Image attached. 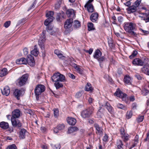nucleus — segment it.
<instances>
[{"label":"nucleus","mask_w":149,"mask_h":149,"mask_svg":"<svg viewBox=\"0 0 149 149\" xmlns=\"http://www.w3.org/2000/svg\"><path fill=\"white\" fill-rule=\"evenodd\" d=\"M136 24L132 22H125L124 24V28L126 32L131 33L132 36H135L136 33L134 31L136 30Z\"/></svg>","instance_id":"nucleus-1"},{"label":"nucleus","mask_w":149,"mask_h":149,"mask_svg":"<svg viewBox=\"0 0 149 149\" xmlns=\"http://www.w3.org/2000/svg\"><path fill=\"white\" fill-rule=\"evenodd\" d=\"M73 22V19L70 18L67 19L65 22L64 27L65 30L64 31V34L67 35L69 34L73 30L72 26V23Z\"/></svg>","instance_id":"nucleus-2"},{"label":"nucleus","mask_w":149,"mask_h":149,"mask_svg":"<svg viewBox=\"0 0 149 149\" xmlns=\"http://www.w3.org/2000/svg\"><path fill=\"white\" fill-rule=\"evenodd\" d=\"M45 87L43 85L38 84L34 89V93L37 100H39V96L45 91Z\"/></svg>","instance_id":"nucleus-3"},{"label":"nucleus","mask_w":149,"mask_h":149,"mask_svg":"<svg viewBox=\"0 0 149 149\" xmlns=\"http://www.w3.org/2000/svg\"><path fill=\"white\" fill-rule=\"evenodd\" d=\"M29 76V74H27L22 75V77L17 80L16 81V84L20 86L24 85L27 81Z\"/></svg>","instance_id":"nucleus-4"},{"label":"nucleus","mask_w":149,"mask_h":149,"mask_svg":"<svg viewBox=\"0 0 149 149\" xmlns=\"http://www.w3.org/2000/svg\"><path fill=\"white\" fill-rule=\"evenodd\" d=\"M93 110V109L92 108L85 109L81 112V115L83 118H88L91 115Z\"/></svg>","instance_id":"nucleus-5"},{"label":"nucleus","mask_w":149,"mask_h":149,"mask_svg":"<svg viewBox=\"0 0 149 149\" xmlns=\"http://www.w3.org/2000/svg\"><path fill=\"white\" fill-rule=\"evenodd\" d=\"M12 125L14 127L19 128L22 126V123L17 118H11Z\"/></svg>","instance_id":"nucleus-6"},{"label":"nucleus","mask_w":149,"mask_h":149,"mask_svg":"<svg viewBox=\"0 0 149 149\" xmlns=\"http://www.w3.org/2000/svg\"><path fill=\"white\" fill-rule=\"evenodd\" d=\"M132 63L134 65L143 66L144 62L140 58H136L132 61Z\"/></svg>","instance_id":"nucleus-7"},{"label":"nucleus","mask_w":149,"mask_h":149,"mask_svg":"<svg viewBox=\"0 0 149 149\" xmlns=\"http://www.w3.org/2000/svg\"><path fill=\"white\" fill-rule=\"evenodd\" d=\"M28 64L31 66H33L35 65V61L33 57L31 55L28 56V58L26 59Z\"/></svg>","instance_id":"nucleus-8"},{"label":"nucleus","mask_w":149,"mask_h":149,"mask_svg":"<svg viewBox=\"0 0 149 149\" xmlns=\"http://www.w3.org/2000/svg\"><path fill=\"white\" fill-rule=\"evenodd\" d=\"M94 127L96 130V133L100 136H102L103 134V129L97 123L94 124Z\"/></svg>","instance_id":"nucleus-9"},{"label":"nucleus","mask_w":149,"mask_h":149,"mask_svg":"<svg viewBox=\"0 0 149 149\" xmlns=\"http://www.w3.org/2000/svg\"><path fill=\"white\" fill-rule=\"evenodd\" d=\"M20 111L19 109H15L12 112L11 118H18L20 117Z\"/></svg>","instance_id":"nucleus-10"},{"label":"nucleus","mask_w":149,"mask_h":149,"mask_svg":"<svg viewBox=\"0 0 149 149\" xmlns=\"http://www.w3.org/2000/svg\"><path fill=\"white\" fill-rule=\"evenodd\" d=\"M99 17V14L97 12L92 13L90 16V19L93 22H96Z\"/></svg>","instance_id":"nucleus-11"},{"label":"nucleus","mask_w":149,"mask_h":149,"mask_svg":"<svg viewBox=\"0 0 149 149\" xmlns=\"http://www.w3.org/2000/svg\"><path fill=\"white\" fill-rule=\"evenodd\" d=\"M28 133L26 130L24 128L22 129L19 132V137L20 139L25 138L26 134Z\"/></svg>","instance_id":"nucleus-12"},{"label":"nucleus","mask_w":149,"mask_h":149,"mask_svg":"<svg viewBox=\"0 0 149 149\" xmlns=\"http://www.w3.org/2000/svg\"><path fill=\"white\" fill-rule=\"evenodd\" d=\"M66 14L67 16L68 17H70V18L73 19L75 17L74 10L72 9L68 10L66 11Z\"/></svg>","instance_id":"nucleus-13"},{"label":"nucleus","mask_w":149,"mask_h":149,"mask_svg":"<svg viewBox=\"0 0 149 149\" xmlns=\"http://www.w3.org/2000/svg\"><path fill=\"white\" fill-rule=\"evenodd\" d=\"M22 94V90L18 89H15L13 93L15 97L18 100H19L20 99L19 97L21 96Z\"/></svg>","instance_id":"nucleus-14"},{"label":"nucleus","mask_w":149,"mask_h":149,"mask_svg":"<svg viewBox=\"0 0 149 149\" xmlns=\"http://www.w3.org/2000/svg\"><path fill=\"white\" fill-rule=\"evenodd\" d=\"M136 6L132 5L127 8V10L128 13H131L135 12L136 10Z\"/></svg>","instance_id":"nucleus-15"},{"label":"nucleus","mask_w":149,"mask_h":149,"mask_svg":"<svg viewBox=\"0 0 149 149\" xmlns=\"http://www.w3.org/2000/svg\"><path fill=\"white\" fill-rule=\"evenodd\" d=\"M102 55V53L100 50L97 49L95 51L93 55V57L95 59H97L99 58Z\"/></svg>","instance_id":"nucleus-16"},{"label":"nucleus","mask_w":149,"mask_h":149,"mask_svg":"<svg viewBox=\"0 0 149 149\" xmlns=\"http://www.w3.org/2000/svg\"><path fill=\"white\" fill-rule=\"evenodd\" d=\"M27 63L26 59L24 58L17 59L16 61V63L17 64H26Z\"/></svg>","instance_id":"nucleus-17"},{"label":"nucleus","mask_w":149,"mask_h":149,"mask_svg":"<svg viewBox=\"0 0 149 149\" xmlns=\"http://www.w3.org/2000/svg\"><path fill=\"white\" fill-rule=\"evenodd\" d=\"M84 7L87 8V11L88 13H92L94 11V7L92 4H85Z\"/></svg>","instance_id":"nucleus-18"},{"label":"nucleus","mask_w":149,"mask_h":149,"mask_svg":"<svg viewBox=\"0 0 149 149\" xmlns=\"http://www.w3.org/2000/svg\"><path fill=\"white\" fill-rule=\"evenodd\" d=\"M105 107L109 112L113 114L114 113L113 109L109 103L107 102L106 103Z\"/></svg>","instance_id":"nucleus-19"},{"label":"nucleus","mask_w":149,"mask_h":149,"mask_svg":"<svg viewBox=\"0 0 149 149\" xmlns=\"http://www.w3.org/2000/svg\"><path fill=\"white\" fill-rule=\"evenodd\" d=\"M1 92L3 95L6 96L8 95L10 93L9 87L8 86H5Z\"/></svg>","instance_id":"nucleus-20"},{"label":"nucleus","mask_w":149,"mask_h":149,"mask_svg":"<svg viewBox=\"0 0 149 149\" xmlns=\"http://www.w3.org/2000/svg\"><path fill=\"white\" fill-rule=\"evenodd\" d=\"M141 70L142 73L146 74L149 70V65L148 64L143 65Z\"/></svg>","instance_id":"nucleus-21"},{"label":"nucleus","mask_w":149,"mask_h":149,"mask_svg":"<svg viewBox=\"0 0 149 149\" xmlns=\"http://www.w3.org/2000/svg\"><path fill=\"white\" fill-rule=\"evenodd\" d=\"M0 127L3 130H6L9 128L8 123L2 121L0 123Z\"/></svg>","instance_id":"nucleus-22"},{"label":"nucleus","mask_w":149,"mask_h":149,"mask_svg":"<svg viewBox=\"0 0 149 149\" xmlns=\"http://www.w3.org/2000/svg\"><path fill=\"white\" fill-rule=\"evenodd\" d=\"M67 121L69 124L71 125H74L76 123V120L74 118L68 117L67 120Z\"/></svg>","instance_id":"nucleus-23"},{"label":"nucleus","mask_w":149,"mask_h":149,"mask_svg":"<svg viewBox=\"0 0 149 149\" xmlns=\"http://www.w3.org/2000/svg\"><path fill=\"white\" fill-rule=\"evenodd\" d=\"M79 130L78 128L76 127H69L68 128V132L69 134L73 133Z\"/></svg>","instance_id":"nucleus-24"},{"label":"nucleus","mask_w":149,"mask_h":149,"mask_svg":"<svg viewBox=\"0 0 149 149\" xmlns=\"http://www.w3.org/2000/svg\"><path fill=\"white\" fill-rule=\"evenodd\" d=\"M124 93H123L122 91L119 89L118 88L116 92L114 93V95L116 96L117 97L120 98L123 96Z\"/></svg>","instance_id":"nucleus-25"},{"label":"nucleus","mask_w":149,"mask_h":149,"mask_svg":"<svg viewBox=\"0 0 149 149\" xmlns=\"http://www.w3.org/2000/svg\"><path fill=\"white\" fill-rule=\"evenodd\" d=\"M116 144L118 149H123L124 145L122 141L120 140H117Z\"/></svg>","instance_id":"nucleus-26"},{"label":"nucleus","mask_w":149,"mask_h":149,"mask_svg":"<svg viewBox=\"0 0 149 149\" xmlns=\"http://www.w3.org/2000/svg\"><path fill=\"white\" fill-rule=\"evenodd\" d=\"M58 74L59 72H57L54 74L53 76L51 77L52 80L53 82H56L59 81V78L58 77Z\"/></svg>","instance_id":"nucleus-27"},{"label":"nucleus","mask_w":149,"mask_h":149,"mask_svg":"<svg viewBox=\"0 0 149 149\" xmlns=\"http://www.w3.org/2000/svg\"><path fill=\"white\" fill-rule=\"evenodd\" d=\"M48 18L44 22V24L45 26L48 25L51 22H52L54 17L53 16H51L48 17Z\"/></svg>","instance_id":"nucleus-28"},{"label":"nucleus","mask_w":149,"mask_h":149,"mask_svg":"<svg viewBox=\"0 0 149 149\" xmlns=\"http://www.w3.org/2000/svg\"><path fill=\"white\" fill-rule=\"evenodd\" d=\"M8 73V70L6 68H3L0 70V77H3Z\"/></svg>","instance_id":"nucleus-29"},{"label":"nucleus","mask_w":149,"mask_h":149,"mask_svg":"<svg viewBox=\"0 0 149 149\" xmlns=\"http://www.w3.org/2000/svg\"><path fill=\"white\" fill-rule=\"evenodd\" d=\"M34 49L31 51V54L35 56H36L38 55L39 52L37 49L36 45H35L34 47Z\"/></svg>","instance_id":"nucleus-30"},{"label":"nucleus","mask_w":149,"mask_h":149,"mask_svg":"<svg viewBox=\"0 0 149 149\" xmlns=\"http://www.w3.org/2000/svg\"><path fill=\"white\" fill-rule=\"evenodd\" d=\"M122 137L123 139V141L126 143L127 141L129 140L130 136L128 134L124 133L123 135L122 136Z\"/></svg>","instance_id":"nucleus-31"},{"label":"nucleus","mask_w":149,"mask_h":149,"mask_svg":"<svg viewBox=\"0 0 149 149\" xmlns=\"http://www.w3.org/2000/svg\"><path fill=\"white\" fill-rule=\"evenodd\" d=\"M61 17L63 18H64V13L63 11H62L61 13H59L57 14L56 17L57 20L58 21L60 22Z\"/></svg>","instance_id":"nucleus-32"},{"label":"nucleus","mask_w":149,"mask_h":149,"mask_svg":"<svg viewBox=\"0 0 149 149\" xmlns=\"http://www.w3.org/2000/svg\"><path fill=\"white\" fill-rule=\"evenodd\" d=\"M45 38L40 37L38 41V43L39 45L40 46L41 48H42L43 47V43L45 41Z\"/></svg>","instance_id":"nucleus-33"},{"label":"nucleus","mask_w":149,"mask_h":149,"mask_svg":"<svg viewBox=\"0 0 149 149\" xmlns=\"http://www.w3.org/2000/svg\"><path fill=\"white\" fill-rule=\"evenodd\" d=\"M54 86L57 89L59 88H62L63 86V85L62 83L60 82L59 81L55 82Z\"/></svg>","instance_id":"nucleus-34"},{"label":"nucleus","mask_w":149,"mask_h":149,"mask_svg":"<svg viewBox=\"0 0 149 149\" xmlns=\"http://www.w3.org/2000/svg\"><path fill=\"white\" fill-rule=\"evenodd\" d=\"M88 29L89 31L94 30L95 28L94 27L93 24L91 22H88Z\"/></svg>","instance_id":"nucleus-35"},{"label":"nucleus","mask_w":149,"mask_h":149,"mask_svg":"<svg viewBox=\"0 0 149 149\" xmlns=\"http://www.w3.org/2000/svg\"><path fill=\"white\" fill-rule=\"evenodd\" d=\"M58 75L59 78V81L63 82L65 81V77L64 75L61 74L59 72V74Z\"/></svg>","instance_id":"nucleus-36"},{"label":"nucleus","mask_w":149,"mask_h":149,"mask_svg":"<svg viewBox=\"0 0 149 149\" xmlns=\"http://www.w3.org/2000/svg\"><path fill=\"white\" fill-rule=\"evenodd\" d=\"M130 78L128 75L125 76L124 81V82L126 84H130Z\"/></svg>","instance_id":"nucleus-37"},{"label":"nucleus","mask_w":149,"mask_h":149,"mask_svg":"<svg viewBox=\"0 0 149 149\" xmlns=\"http://www.w3.org/2000/svg\"><path fill=\"white\" fill-rule=\"evenodd\" d=\"M81 26L80 22L78 20H75L73 26L75 29H77L79 27Z\"/></svg>","instance_id":"nucleus-38"},{"label":"nucleus","mask_w":149,"mask_h":149,"mask_svg":"<svg viewBox=\"0 0 149 149\" xmlns=\"http://www.w3.org/2000/svg\"><path fill=\"white\" fill-rule=\"evenodd\" d=\"M93 88L92 87L91 84L89 83L87 84L85 87V90L87 91H92Z\"/></svg>","instance_id":"nucleus-39"},{"label":"nucleus","mask_w":149,"mask_h":149,"mask_svg":"<svg viewBox=\"0 0 149 149\" xmlns=\"http://www.w3.org/2000/svg\"><path fill=\"white\" fill-rule=\"evenodd\" d=\"M138 137L139 136L138 135H136V139H134L133 144L131 146L130 149H131L132 148H134L136 145V144L138 143Z\"/></svg>","instance_id":"nucleus-40"},{"label":"nucleus","mask_w":149,"mask_h":149,"mask_svg":"<svg viewBox=\"0 0 149 149\" xmlns=\"http://www.w3.org/2000/svg\"><path fill=\"white\" fill-rule=\"evenodd\" d=\"M141 93L143 96H146L149 93V91L146 88H144L141 90Z\"/></svg>","instance_id":"nucleus-41"},{"label":"nucleus","mask_w":149,"mask_h":149,"mask_svg":"<svg viewBox=\"0 0 149 149\" xmlns=\"http://www.w3.org/2000/svg\"><path fill=\"white\" fill-rule=\"evenodd\" d=\"M138 54V52L137 51L134 50L132 52V54L129 56V58L130 59H132L134 57H135Z\"/></svg>","instance_id":"nucleus-42"},{"label":"nucleus","mask_w":149,"mask_h":149,"mask_svg":"<svg viewBox=\"0 0 149 149\" xmlns=\"http://www.w3.org/2000/svg\"><path fill=\"white\" fill-rule=\"evenodd\" d=\"M83 93V92L82 91H80L76 93L75 97L77 98H79L82 96Z\"/></svg>","instance_id":"nucleus-43"},{"label":"nucleus","mask_w":149,"mask_h":149,"mask_svg":"<svg viewBox=\"0 0 149 149\" xmlns=\"http://www.w3.org/2000/svg\"><path fill=\"white\" fill-rule=\"evenodd\" d=\"M132 113L131 111L129 112L127 111L126 114V118L127 119L130 118L132 116Z\"/></svg>","instance_id":"nucleus-44"},{"label":"nucleus","mask_w":149,"mask_h":149,"mask_svg":"<svg viewBox=\"0 0 149 149\" xmlns=\"http://www.w3.org/2000/svg\"><path fill=\"white\" fill-rule=\"evenodd\" d=\"M106 58L104 56H101L99 58L97 59L98 61L100 63V64L103 62L104 61Z\"/></svg>","instance_id":"nucleus-45"},{"label":"nucleus","mask_w":149,"mask_h":149,"mask_svg":"<svg viewBox=\"0 0 149 149\" xmlns=\"http://www.w3.org/2000/svg\"><path fill=\"white\" fill-rule=\"evenodd\" d=\"M6 149H17V148L15 144H13L9 146Z\"/></svg>","instance_id":"nucleus-46"},{"label":"nucleus","mask_w":149,"mask_h":149,"mask_svg":"<svg viewBox=\"0 0 149 149\" xmlns=\"http://www.w3.org/2000/svg\"><path fill=\"white\" fill-rule=\"evenodd\" d=\"M144 119L143 116H139L136 119L138 123H140L142 122Z\"/></svg>","instance_id":"nucleus-47"},{"label":"nucleus","mask_w":149,"mask_h":149,"mask_svg":"<svg viewBox=\"0 0 149 149\" xmlns=\"http://www.w3.org/2000/svg\"><path fill=\"white\" fill-rule=\"evenodd\" d=\"M51 146L54 149H60L61 146L59 144L54 145L51 144Z\"/></svg>","instance_id":"nucleus-48"},{"label":"nucleus","mask_w":149,"mask_h":149,"mask_svg":"<svg viewBox=\"0 0 149 149\" xmlns=\"http://www.w3.org/2000/svg\"><path fill=\"white\" fill-rule=\"evenodd\" d=\"M57 127L58 130H61L64 129L65 126L64 124H62L58 125Z\"/></svg>","instance_id":"nucleus-49"},{"label":"nucleus","mask_w":149,"mask_h":149,"mask_svg":"<svg viewBox=\"0 0 149 149\" xmlns=\"http://www.w3.org/2000/svg\"><path fill=\"white\" fill-rule=\"evenodd\" d=\"M54 14L53 12L52 11H49L46 13V17H48L51 16H53Z\"/></svg>","instance_id":"nucleus-50"},{"label":"nucleus","mask_w":149,"mask_h":149,"mask_svg":"<svg viewBox=\"0 0 149 149\" xmlns=\"http://www.w3.org/2000/svg\"><path fill=\"white\" fill-rule=\"evenodd\" d=\"M54 116L55 117H57L59 115V111L58 109H54Z\"/></svg>","instance_id":"nucleus-51"},{"label":"nucleus","mask_w":149,"mask_h":149,"mask_svg":"<svg viewBox=\"0 0 149 149\" xmlns=\"http://www.w3.org/2000/svg\"><path fill=\"white\" fill-rule=\"evenodd\" d=\"M25 20H26L24 19H22L19 20L17 22V26H19V25L21 24H23L25 22Z\"/></svg>","instance_id":"nucleus-52"},{"label":"nucleus","mask_w":149,"mask_h":149,"mask_svg":"<svg viewBox=\"0 0 149 149\" xmlns=\"http://www.w3.org/2000/svg\"><path fill=\"white\" fill-rule=\"evenodd\" d=\"M141 0H137L134 3V6H136V7H138L140 4Z\"/></svg>","instance_id":"nucleus-53"},{"label":"nucleus","mask_w":149,"mask_h":149,"mask_svg":"<svg viewBox=\"0 0 149 149\" xmlns=\"http://www.w3.org/2000/svg\"><path fill=\"white\" fill-rule=\"evenodd\" d=\"M11 22L10 21L6 22L4 24V26L6 28H8Z\"/></svg>","instance_id":"nucleus-54"},{"label":"nucleus","mask_w":149,"mask_h":149,"mask_svg":"<svg viewBox=\"0 0 149 149\" xmlns=\"http://www.w3.org/2000/svg\"><path fill=\"white\" fill-rule=\"evenodd\" d=\"M127 95L125 94H124L123 96H122L120 98L122 99V100L124 101H126L127 100Z\"/></svg>","instance_id":"nucleus-55"},{"label":"nucleus","mask_w":149,"mask_h":149,"mask_svg":"<svg viewBox=\"0 0 149 149\" xmlns=\"http://www.w3.org/2000/svg\"><path fill=\"white\" fill-rule=\"evenodd\" d=\"M108 136L106 134H105V135L103 136V141L104 142H107L108 141Z\"/></svg>","instance_id":"nucleus-56"},{"label":"nucleus","mask_w":149,"mask_h":149,"mask_svg":"<svg viewBox=\"0 0 149 149\" xmlns=\"http://www.w3.org/2000/svg\"><path fill=\"white\" fill-rule=\"evenodd\" d=\"M117 107L118 108L121 109H124V108L125 107L123 104L120 103H118L117 104Z\"/></svg>","instance_id":"nucleus-57"},{"label":"nucleus","mask_w":149,"mask_h":149,"mask_svg":"<svg viewBox=\"0 0 149 149\" xmlns=\"http://www.w3.org/2000/svg\"><path fill=\"white\" fill-rule=\"evenodd\" d=\"M68 75L69 77L71 78L72 79H74L75 78V76L72 74L69 73L68 74Z\"/></svg>","instance_id":"nucleus-58"},{"label":"nucleus","mask_w":149,"mask_h":149,"mask_svg":"<svg viewBox=\"0 0 149 149\" xmlns=\"http://www.w3.org/2000/svg\"><path fill=\"white\" fill-rule=\"evenodd\" d=\"M36 4V0L34 1L32 4L31 5V6L30 7V8H29V9L27 11H29V10H30L32 8H33L34 6Z\"/></svg>","instance_id":"nucleus-59"},{"label":"nucleus","mask_w":149,"mask_h":149,"mask_svg":"<svg viewBox=\"0 0 149 149\" xmlns=\"http://www.w3.org/2000/svg\"><path fill=\"white\" fill-rule=\"evenodd\" d=\"M57 56L59 58H61L62 59H64L65 58V57L63 56L61 53Z\"/></svg>","instance_id":"nucleus-60"},{"label":"nucleus","mask_w":149,"mask_h":149,"mask_svg":"<svg viewBox=\"0 0 149 149\" xmlns=\"http://www.w3.org/2000/svg\"><path fill=\"white\" fill-rule=\"evenodd\" d=\"M124 4L126 6L129 7L130 6H131V3L130 2V1H129L126 3H124Z\"/></svg>","instance_id":"nucleus-61"},{"label":"nucleus","mask_w":149,"mask_h":149,"mask_svg":"<svg viewBox=\"0 0 149 149\" xmlns=\"http://www.w3.org/2000/svg\"><path fill=\"white\" fill-rule=\"evenodd\" d=\"M140 30L144 33V35H147L149 33L148 31L144 30L142 29H141Z\"/></svg>","instance_id":"nucleus-62"},{"label":"nucleus","mask_w":149,"mask_h":149,"mask_svg":"<svg viewBox=\"0 0 149 149\" xmlns=\"http://www.w3.org/2000/svg\"><path fill=\"white\" fill-rule=\"evenodd\" d=\"M93 51V49L92 48H90L89 50H87L86 51V52L87 53H88L89 54H91Z\"/></svg>","instance_id":"nucleus-63"},{"label":"nucleus","mask_w":149,"mask_h":149,"mask_svg":"<svg viewBox=\"0 0 149 149\" xmlns=\"http://www.w3.org/2000/svg\"><path fill=\"white\" fill-rule=\"evenodd\" d=\"M144 140L145 141H149V131L147 134L146 137L144 139Z\"/></svg>","instance_id":"nucleus-64"}]
</instances>
